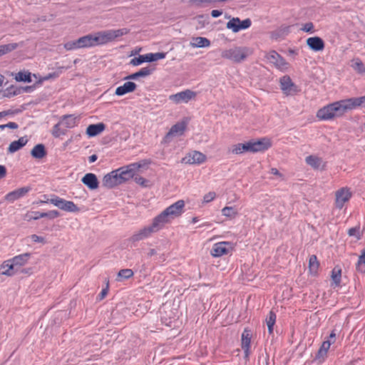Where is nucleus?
Returning a JSON list of instances; mask_svg holds the SVG:
<instances>
[{"label": "nucleus", "mask_w": 365, "mask_h": 365, "mask_svg": "<svg viewBox=\"0 0 365 365\" xmlns=\"http://www.w3.org/2000/svg\"><path fill=\"white\" fill-rule=\"evenodd\" d=\"M341 277V270L340 269H336V267L334 268L331 272V279L335 287H338L340 285Z\"/></svg>", "instance_id": "79ce46f5"}, {"label": "nucleus", "mask_w": 365, "mask_h": 365, "mask_svg": "<svg viewBox=\"0 0 365 365\" xmlns=\"http://www.w3.org/2000/svg\"><path fill=\"white\" fill-rule=\"evenodd\" d=\"M279 83L281 90L287 96L294 94L298 91L297 86L292 82L289 76H282L279 80Z\"/></svg>", "instance_id": "9d476101"}, {"label": "nucleus", "mask_w": 365, "mask_h": 365, "mask_svg": "<svg viewBox=\"0 0 365 365\" xmlns=\"http://www.w3.org/2000/svg\"><path fill=\"white\" fill-rule=\"evenodd\" d=\"M222 11L221 10H212L211 11V16L213 18L219 17L220 16L222 15Z\"/></svg>", "instance_id": "69168bd1"}, {"label": "nucleus", "mask_w": 365, "mask_h": 365, "mask_svg": "<svg viewBox=\"0 0 365 365\" xmlns=\"http://www.w3.org/2000/svg\"><path fill=\"white\" fill-rule=\"evenodd\" d=\"M196 96V93L187 89L185 91L177 93L175 94L170 95L169 96V100L175 103V104H180L182 103H187L190 100L195 98Z\"/></svg>", "instance_id": "1a4fd4ad"}, {"label": "nucleus", "mask_w": 365, "mask_h": 365, "mask_svg": "<svg viewBox=\"0 0 365 365\" xmlns=\"http://www.w3.org/2000/svg\"><path fill=\"white\" fill-rule=\"evenodd\" d=\"M155 232H157L156 230L152 227L151 225H150L140 229L139 231L133 234L130 237L129 240L133 243L139 242L149 237L152 234Z\"/></svg>", "instance_id": "ddd939ff"}, {"label": "nucleus", "mask_w": 365, "mask_h": 365, "mask_svg": "<svg viewBox=\"0 0 365 365\" xmlns=\"http://www.w3.org/2000/svg\"><path fill=\"white\" fill-rule=\"evenodd\" d=\"M98 159V156L96 154H93L88 158V161L90 163H94Z\"/></svg>", "instance_id": "774afa93"}, {"label": "nucleus", "mask_w": 365, "mask_h": 365, "mask_svg": "<svg viewBox=\"0 0 365 365\" xmlns=\"http://www.w3.org/2000/svg\"><path fill=\"white\" fill-rule=\"evenodd\" d=\"M14 111L11 110H4L2 112H0V115L2 117H4V116H6L9 115L14 114Z\"/></svg>", "instance_id": "338daca9"}, {"label": "nucleus", "mask_w": 365, "mask_h": 365, "mask_svg": "<svg viewBox=\"0 0 365 365\" xmlns=\"http://www.w3.org/2000/svg\"><path fill=\"white\" fill-rule=\"evenodd\" d=\"M182 208L183 207H168L153 219L151 224L152 227L156 232L159 231L165 224L179 217L183 212Z\"/></svg>", "instance_id": "20e7f679"}, {"label": "nucleus", "mask_w": 365, "mask_h": 365, "mask_svg": "<svg viewBox=\"0 0 365 365\" xmlns=\"http://www.w3.org/2000/svg\"><path fill=\"white\" fill-rule=\"evenodd\" d=\"M349 110L350 108L348 99H344L320 108L317 113V117L320 120H328L340 117Z\"/></svg>", "instance_id": "f03ea898"}, {"label": "nucleus", "mask_w": 365, "mask_h": 365, "mask_svg": "<svg viewBox=\"0 0 365 365\" xmlns=\"http://www.w3.org/2000/svg\"><path fill=\"white\" fill-rule=\"evenodd\" d=\"M111 40L113 41L115 38L128 34L129 29L123 28L117 30H109Z\"/></svg>", "instance_id": "c03bdc74"}, {"label": "nucleus", "mask_w": 365, "mask_h": 365, "mask_svg": "<svg viewBox=\"0 0 365 365\" xmlns=\"http://www.w3.org/2000/svg\"><path fill=\"white\" fill-rule=\"evenodd\" d=\"M61 214L56 210H50L48 212H28L25 216L24 220L30 221L31 220H38L42 217H46L49 220L54 219Z\"/></svg>", "instance_id": "9b49d317"}, {"label": "nucleus", "mask_w": 365, "mask_h": 365, "mask_svg": "<svg viewBox=\"0 0 365 365\" xmlns=\"http://www.w3.org/2000/svg\"><path fill=\"white\" fill-rule=\"evenodd\" d=\"M34 86H19L20 93H30L34 90Z\"/></svg>", "instance_id": "4d7b16f0"}, {"label": "nucleus", "mask_w": 365, "mask_h": 365, "mask_svg": "<svg viewBox=\"0 0 365 365\" xmlns=\"http://www.w3.org/2000/svg\"><path fill=\"white\" fill-rule=\"evenodd\" d=\"M31 256V253L26 252V253L21 254V255L15 256L10 260L14 264L15 268L18 271L19 267L24 266L27 263V262L30 259Z\"/></svg>", "instance_id": "4be33fe9"}, {"label": "nucleus", "mask_w": 365, "mask_h": 365, "mask_svg": "<svg viewBox=\"0 0 365 365\" xmlns=\"http://www.w3.org/2000/svg\"><path fill=\"white\" fill-rule=\"evenodd\" d=\"M186 128V123L183 121L178 122L173 125L170 130L167 133L162 140V143H170L174 137L182 135Z\"/></svg>", "instance_id": "6e6552de"}, {"label": "nucleus", "mask_w": 365, "mask_h": 365, "mask_svg": "<svg viewBox=\"0 0 365 365\" xmlns=\"http://www.w3.org/2000/svg\"><path fill=\"white\" fill-rule=\"evenodd\" d=\"M232 249V244L230 242H220L215 243L211 250V255L213 257H218L229 253Z\"/></svg>", "instance_id": "f8f14e48"}, {"label": "nucleus", "mask_w": 365, "mask_h": 365, "mask_svg": "<svg viewBox=\"0 0 365 365\" xmlns=\"http://www.w3.org/2000/svg\"><path fill=\"white\" fill-rule=\"evenodd\" d=\"M28 142V139L26 136H24L20 138L17 140H14L9 145L8 148V153H14L19 150H20L21 148H23Z\"/></svg>", "instance_id": "bb28decb"}, {"label": "nucleus", "mask_w": 365, "mask_h": 365, "mask_svg": "<svg viewBox=\"0 0 365 365\" xmlns=\"http://www.w3.org/2000/svg\"><path fill=\"white\" fill-rule=\"evenodd\" d=\"M335 197L336 203L338 205H343L349 201L351 197V192L349 188L342 187L336 192Z\"/></svg>", "instance_id": "2eb2a0df"}, {"label": "nucleus", "mask_w": 365, "mask_h": 365, "mask_svg": "<svg viewBox=\"0 0 365 365\" xmlns=\"http://www.w3.org/2000/svg\"><path fill=\"white\" fill-rule=\"evenodd\" d=\"M42 202H46V203L50 202V203L53 204V205H69V206L75 205L73 202L63 200L59 198L58 197H53L51 199L48 198L46 200L42 201Z\"/></svg>", "instance_id": "f704fd0d"}, {"label": "nucleus", "mask_w": 365, "mask_h": 365, "mask_svg": "<svg viewBox=\"0 0 365 365\" xmlns=\"http://www.w3.org/2000/svg\"><path fill=\"white\" fill-rule=\"evenodd\" d=\"M106 128V125L103 123L97 124H91L87 127L86 134L89 137H94L103 132Z\"/></svg>", "instance_id": "393cba45"}, {"label": "nucleus", "mask_w": 365, "mask_h": 365, "mask_svg": "<svg viewBox=\"0 0 365 365\" xmlns=\"http://www.w3.org/2000/svg\"><path fill=\"white\" fill-rule=\"evenodd\" d=\"M252 334L250 331L245 329L242 334V349L244 350L245 358L247 359L250 355V348Z\"/></svg>", "instance_id": "a211bd4d"}, {"label": "nucleus", "mask_w": 365, "mask_h": 365, "mask_svg": "<svg viewBox=\"0 0 365 365\" xmlns=\"http://www.w3.org/2000/svg\"><path fill=\"white\" fill-rule=\"evenodd\" d=\"M252 25V21L246 19L241 21L238 17H233L227 23L226 27L234 33H237L241 30L247 29Z\"/></svg>", "instance_id": "423d86ee"}, {"label": "nucleus", "mask_w": 365, "mask_h": 365, "mask_svg": "<svg viewBox=\"0 0 365 365\" xmlns=\"http://www.w3.org/2000/svg\"><path fill=\"white\" fill-rule=\"evenodd\" d=\"M271 146L269 140L262 138L257 140H250L245 143H238L234 145L232 148V153L234 154H242L245 152L257 153L267 150Z\"/></svg>", "instance_id": "7ed1b4c3"}, {"label": "nucleus", "mask_w": 365, "mask_h": 365, "mask_svg": "<svg viewBox=\"0 0 365 365\" xmlns=\"http://www.w3.org/2000/svg\"><path fill=\"white\" fill-rule=\"evenodd\" d=\"M190 1L197 6H202L203 4H208L217 2H225V0H191Z\"/></svg>", "instance_id": "de8ad7c7"}, {"label": "nucleus", "mask_w": 365, "mask_h": 365, "mask_svg": "<svg viewBox=\"0 0 365 365\" xmlns=\"http://www.w3.org/2000/svg\"><path fill=\"white\" fill-rule=\"evenodd\" d=\"M137 85L132 82H125L123 86H118L115 89V94L117 96H123L128 93L133 92L135 90Z\"/></svg>", "instance_id": "5701e85b"}, {"label": "nucleus", "mask_w": 365, "mask_h": 365, "mask_svg": "<svg viewBox=\"0 0 365 365\" xmlns=\"http://www.w3.org/2000/svg\"><path fill=\"white\" fill-rule=\"evenodd\" d=\"M351 66L358 73H360V74L365 73V66L360 58H354L351 61Z\"/></svg>", "instance_id": "473e14b6"}, {"label": "nucleus", "mask_w": 365, "mask_h": 365, "mask_svg": "<svg viewBox=\"0 0 365 365\" xmlns=\"http://www.w3.org/2000/svg\"><path fill=\"white\" fill-rule=\"evenodd\" d=\"M19 47V44L16 43H12L9 44H4L0 46V57L16 49Z\"/></svg>", "instance_id": "e433bc0d"}, {"label": "nucleus", "mask_w": 365, "mask_h": 365, "mask_svg": "<svg viewBox=\"0 0 365 365\" xmlns=\"http://www.w3.org/2000/svg\"><path fill=\"white\" fill-rule=\"evenodd\" d=\"M108 285L107 284L106 287L103 289L101 293L98 295V299L102 300L108 294Z\"/></svg>", "instance_id": "052dcab7"}, {"label": "nucleus", "mask_w": 365, "mask_h": 365, "mask_svg": "<svg viewBox=\"0 0 365 365\" xmlns=\"http://www.w3.org/2000/svg\"><path fill=\"white\" fill-rule=\"evenodd\" d=\"M62 125L67 128H72L77 124V118L73 115H64L60 120Z\"/></svg>", "instance_id": "c756f323"}, {"label": "nucleus", "mask_w": 365, "mask_h": 365, "mask_svg": "<svg viewBox=\"0 0 365 365\" xmlns=\"http://www.w3.org/2000/svg\"><path fill=\"white\" fill-rule=\"evenodd\" d=\"M78 44L80 48L95 46L93 35L88 34L78 38Z\"/></svg>", "instance_id": "cd10ccee"}, {"label": "nucleus", "mask_w": 365, "mask_h": 365, "mask_svg": "<svg viewBox=\"0 0 365 365\" xmlns=\"http://www.w3.org/2000/svg\"><path fill=\"white\" fill-rule=\"evenodd\" d=\"M155 70V66H147L145 68H141L139 71L132 73L127 77L125 78V79H137L139 77H145L148 76H150L153 73V72Z\"/></svg>", "instance_id": "b1692460"}, {"label": "nucleus", "mask_w": 365, "mask_h": 365, "mask_svg": "<svg viewBox=\"0 0 365 365\" xmlns=\"http://www.w3.org/2000/svg\"><path fill=\"white\" fill-rule=\"evenodd\" d=\"M81 182L91 190L97 189L99 186V182L96 175L91 173L86 174L82 178Z\"/></svg>", "instance_id": "6ab92c4d"}, {"label": "nucleus", "mask_w": 365, "mask_h": 365, "mask_svg": "<svg viewBox=\"0 0 365 365\" xmlns=\"http://www.w3.org/2000/svg\"><path fill=\"white\" fill-rule=\"evenodd\" d=\"M166 53L163 52L150 53L145 55H140L135 57L130 61V63L133 66H138L144 62H153L165 57Z\"/></svg>", "instance_id": "0eeeda50"}, {"label": "nucleus", "mask_w": 365, "mask_h": 365, "mask_svg": "<svg viewBox=\"0 0 365 365\" xmlns=\"http://www.w3.org/2000/svg\"><path fill=\"white\" fill-rule=\"evenodd\" d=\"M267 58L271 63H273L277 68H283L287 65V62L284 58L275 51H271L267 55Z\"/></svg>", "instance_id": "aec40b11"}, {"label": "nucleus", "mask_w": 365, "mask_h": 365, "mask_svg": "<svg viewBox=\"0 0 365 365\" xmlns=\"http://www.w3.org/2000/svg\"><path fill=\"white\" fill-rule=\"evenodd\" d=\"M0 269L1 274L6 276H13L18 272L10 259L4 261Z\"/></svg>", "instance_id": "a878e982"}, {"label": "nucleus", "mask_w": 365, "mask_h": 365, "mask_svg": "<svg viewBox=\"0 0 365 365\" xmlns=\"http://www.w3.org/2000/svg\"><path fill=\"white\" fill-rule=\"evenodd\" d=\"M4 126L11 129H16L19 127L18 124L14 122H9V123L5 124Z\"/></svg>", "instance_id": "0e129e2a"}, {"label": "nucleus", "mask_w": 365, "mask_h": 365, "mask_svg": "<svg viewBox=\"0 0 365 365\" xmlns=\"http://www.w3.org/2000/svg\"><path fill=\"white\" fill-rule=\"evenodd\" d=\"M276 314L274 312L270 311L267 317L266 318V324L268 328L269 334H270L273 333V327L276 322Z\"/></svg>", "instance_id": "c9c22d12"}, {"label": "nucleus", "mask_w": 365, "mask_h": 365, "mask_svg": "<svg viewBox=\"0 0 365 365\" xmlns=\"http://www.w3.org/2000/svg\"><path fill=\"white\" fill-rule=\"evenodd\" d=\"M348 235L349 236H355L357 240H360L361 238V234L360 233V227L356 226V227L350 228L348 230Z\"/></svg>", "instance_id": "09e8293b"}, {"label": "nucleus", "mask_w": 365, "mask_h": 365, "mask_svg": "<svg viewBox=\"0 0 365 365\" xmlns=\"http://www.w3.org/2000/svg\"><path fill=\"white\" fill-rule=\"evenodd\" d=\"M15 79L16 81H23L28 83H30L32 81L31 73L22 71H20L16 74Z\"/></svg>", "instance_id": "a19ab883"}, {"label": "nucleus", "mask_w": 365, "mask_h": 365, "mask_svg": "<svg viewBox=\"0 0 365 365\" xmlns=\"http://www.w3.org/2000/svg\"><path fill=\"white\" fill-rule=\"evenodd\" d=\"M301 29L302 31L307 33L312 34L314 32V24L312 22H307L304 24Z\"/></svg>", "instance_id": "603ef678"}, {"label": "nucleus", "mask_w": 365, "mask_h": 365, "mask_svg": "<svg viewBox=\"0 0 365 365\" xmlns=\"http://www.w3.org/2000/svg\"><path fill=\"white\" fill-rule=\"evenodd\" d=\"M307 45L314 51H320L324 48L323 39L319 36L310 37L307 39Z\"/></svg>", "instance_id": "f3484780"}, {"label": "nucleus", "mask_w": 365, "mask_h": 365, "mask_svg": "<svg viewBox=\"0 0 365 365\" xmlns=\"http://www.w3.org/2000/svg\"><path fill=\"white\" fill-rule=\"evenodd\" d=\"M305 160L309 165H310L314 169H318L322 163V158L314 155L307 156Z\"/></svg>", "instance_id": "72a5a7b5"}, {"label": "nucleus", "mask_w": 365, "mask_h": 365, "mask_svg": "<svg viewBox=\"0 0 365 365\" xmlns=\"http://www.w3.org/2000/svg\"><path fill=\"white\" fill-rule=\"evenodd\" d=\"M319 266V263L317 260V257L316 255H312L309 257V271L312 274H316L317 272L318 268Z\"/></svg>", "instance_id": "ea45409f"}, {"label": "nucleus", "mask_w": 365, "mask_h": 365, "mask_svg": "<svg viewBox=\"0 0 365 365\" xmlns=\"http://www.w3.org/2000/svg\"><path fill=\"white\" fill-rule=\"evenodd\" d=\"M134 180L136 183L141 185L143 187H147L150 185V181L141 176H134Z\"/></svg>", "instance_id": "8fccbe9b"}, {"label": "nucleus", "mask_w": 365, "mask_h": 365, "mask_svg": "<svg viewBox=\"0 0 365 365\" xmlns=\"http://www.w3.org/2000/svg\"><path fill=\"white\" fill-rule=\"evenodd\" d=\"M205 159L206 156L203 153L195 150L187 153L182 159V163L185 164H200L205 162Z\"/></svg>", "instance_id": "4468645a"}, {"label": "nucleus", "mask_w": 365, "mask_h": 365, "mask_svg": "<svg viewBox=\"0 0 365 365\" xmlns=\"http://www.w3.org/2000/svg\"><path fill=\"white\" fill-rule=\"evenodd\" d=\"M289 32V26L284 27V29H280L277 33L273 34L272 37L277 38L278 36L282 34H287Z\"/></svg>", "instance_id": "5fc2aeb1"}, {"label": "nucleus", "mask_w": 365, "mask_h": 365, "mask_svg": "<svg viewBox=\"0 0 365 365\" xmlns=\"http://www.w3.org/2000/svg\"><path fill=\"white\" fill-rule=\"evenodd\" d=\"M356 267L358 272L365 273V247L361 252Z\"/></svg>", "instance_id": "4c0bfd02"}, {"label": "nucleus", "mask_w": 365, "mask_h": 365, "mask_svg": "<svg viewBox=\"0 0 365 365\" xmlns=\"http://www.w3.org/2000/svg\"><path fill=\"white\" fill-rule=\"evenodd\" d=\"M6 175V168L4 165H0V179Z\"/></svg>", "instance_id": "e2e57ef3"}, {"label": "nucleus", "mask_w": 365, "mask_h": 365, "mask_svg": "<svg viewBox=\"0 0 365 365\" xmlns=\"http://www.w3.org/2000/svg\"><path fill=\"white\" fill-rule=\"evenodd\" d=\"M31 155L36 159H41L46 155V150L44 145L37 144L31 151Z\"/></svg>", "instance_id": "c85d7f7f"}, {"label": "nucleus", "mask_w": 365, "mask_h": 365, "mask_svg": "<svg viewBox=\"0 0 365 365\" xmlns=\"http://www.w3.org/2000/svg\"><path fill=\"white\" fill-rule=\"evenodd\" d=\"M95 46L103 45L112 41L109 30L99 31L93 35Z\"/></svg>", "instance_id": "412c9836"}, {"label": "nucleus", "mask_w": 365, "mask_h": 365, "mask_svg": "<svg viewBox=\"0 0 365 365\" xmlns=\"http://www.w3.org/2000/svg\"><path fill=\"white\" fill-rule=\"evenodd\" d=\"M19 94H21L19 86L17 87L14 86H11L4 91L3 96L6 98H11L12 96H15Z\"/></svg>", "instance_id": "58836bf2"}, {"label": "nucleus", "mask_w": 365, "mask_h": 365, "mask_svg": "<svg viewBox=\"0 0 365 365\" xmlns=\"http://www.w3.org/2000/svg\"><path fill=\"white\" fill-rule=\"evenodd\" d=\"M31 239L34 242H41V243H45L46 242V240H45L44 237L38 236V235H35V234L32 235L31 236Z\"/></svg>", "instance_id": "bf43d9fd"}, {"label": "nucleus", "mask_w": 365, "mask_h": 365, "mask_svg": "<svg viewBox=\"0 0 365 365\" xmlns=\"http://www.w3.org/2000/svg\"><path fill=\"white\" fill-rule=\"evenodd\" d=\"M222 213L224 216L232 219L236 216L237 210L235 209V207H224L222 210Z\"/></svg>", "instance_id": "37998d69"}, {"label": "nucleus", "mask_w": 365, "mask_h": 365, "mask_svg": "<svg viewBox=\"0 0 365 365\" xmlns=\"http://www.w3.org/2000/svg\"><path fill=\"white\" fill-rule=\"evenodd\" d=\"M61 125H62L61 123L58 122L53 127L51 133L53 137L59 138L61 135H66V130L61 128Z\"/></svg>", "instance_id": "a18cd8bd"}, {"label": "nucleus", "mask_w": 365, "mask_h": 365, "mask_svg": "<svg viewBox=\"0 0 365 365\" xmlns=\"http://www.w3.org/2000/svg\"><path fill=\"white\" fill-rule=\"evenodd\" d=\"M249 56V48L242 46H234L222 51L221 56L235 63L245 61Z\"/></svg>", "instance_id": "39448f33"}, {"label": "nucleus", "mask_w": 365, "mask_h": 365, "mask_svg": "<svg viewBox=\"0 0 365 365\" xmlns=\"http://www.w3.org/2000/svg\"><path fill=\"white\" fill-rule=\"evenodd\" d=\"M62 210L70 212H77L80 211L79 207H59Z\"/></svg>", "instance_id": "13d9d810"}, {"label": "nucleus", "mask_w": 365, "mask_h": 365, "mask_svg": "<svg viewBox=\"0 0 365 365\" xmlns=\"http://www.w3.org/2000/svg\"><path fill=\"white\" fill-rule=\"evenodd\" d=\"M31 190L30 187H23L21 188H18L9 193H8L5 196V199L8 201V202L12 203L14 200L24 196Z\"/></svg>", "instance_id": "dca6fc26"}, {"label": "nucleus", "mask_w": 365, "mask_h": 365, "mask_svg": "<svg viewBox=\"0 0 365 365\" xmlns=\"http://www.w3.org/2000/svg\"><path fill=\"white\" fill-rule=\"evenodd\" d=\"M215 196H216L215 192H208L207 194H206V195L204 196L202 202H203V203H209V202H210L212 200H214V199H215Z\"/></svg>", "instance_id": "864d4df0"}, {"label": "nucleus", "mask_w": 365, "mask_h": 365, "mask_svg": "<svg viewBox=\"0 0 365 365\" xmlns=\"http://www.w3.org/2000/svg\"><path fill=\"white\" fill-rule=\"evenodd\" d=\"M64 48L68 51L80 48L79 45L78 44V39L66 43L64 44Z\"/></svg>", "instance_id": "3c124183"}, {"label": "nucleus", "mask_w": 365, "mask_h": 365, "mask_svg": "<svg viewBox=\"0 0 365 365\" xmlns=\"http://www.w3.org/2000/svg\"><path fill=\"white\" fill-rule=\"evenodd\" d=\"M333 343H334V341H331V340L324 341L322 343V346H321V347L319 349H322V350H324V351L327 352L328 350L330 348L331 344H333Z\"/></svg>", "instance_id": "6e6d98bb"}, {"label": "nucleus", "mask_w": 365, "mask_h": 365, "mask_svg": "<svg viewBox=\"0 0 365 365\" xmlns=\"http://www.w3.org/2000/svg\"><path fill=\"white\" fill-rule=\"evenodd\" d=\"M133 272L130 269H123L118 272V277L121 279H129L133 276Z\"/></svg>", "instance_id": "49530a36"}, {"label": "nucleus", "mask_w": 365, "mask_h": 365, "mask_svg": "<svg viewBox=\"0 0 365 365\" xmlns=\"http://www.w3.org/2000/svg\"><path fill=\"white\" fill-rule=\"evenodd\" d=\"M350 110L357 107L365 108V95L361 97L347 98Z\"/></svg>", "instance_id": "7c9ffc66"}, {"label": "nucleus", "mask_w": 365, "mask_h": 365, "mask_svg": "<svg viewBox=\"0 0 365 365\" xmlns=\"http://www.w3.org/2000/svg\"><path fill=\"white\" fill-rule=\"evenodd\" d=\"M190 45L197 48L208 47L210 45V41L205 37H195L192 38Z\"/></svg>", "instance_id": "2f4dec72"}, {"label": "nucleus", "mask_w": 365, "mask_h": 365, "mask_svg": "<svg viewBox=\"0 0 365 365\" xmlns=\"http://www.w3.org/2000/svg\"><path fill=\"white\" fill-rule=\"evenodd\" d=\"M327 351L319 349L318 352H317V355H316V358L318 359H320V358H323L324 359V356L327 355Z\"/></svg>", "instance_id": "680f3d73"}, {"label": "nucleus", "mask_w": 365, "mask_h": 365, "mask_svg": "<svg viewBox=\"0 0 365 365\" xmlns=\"http://www.w3.org/2000/svg\"><path fill=\"white\" fill-rule=\"evenodd\" d=\"M145 163H134L127 166L121 167L106 174L102 180V186L113 188L133 178L135 172L144 166Z\"/></svg>", "instance_id": "f257e3e1"}]
</instances>
